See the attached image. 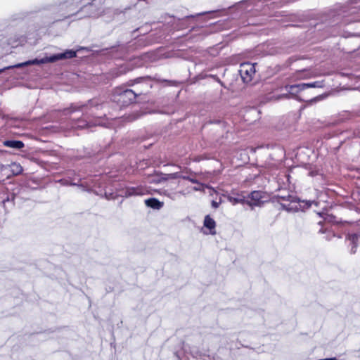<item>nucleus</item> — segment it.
Returning <instances> with one entry per match:
<instances>
[{
	"mask_svg": "<svg viewBox=\"0 0 360 360\" xmlns=\"http://www.w3.org/2000/svg\"><path fill=\"white\" fill-rule=\"evenodd\" d=\"M76 51L73 50H66L63 53L54 54L51 56H46L41 59L35 58L33 60H27L23 63H18L14 65L6 67L4 68L0 69V73L3 72L6 70H9L12 68H19L31 65H41L48 63H52L60 60L73 58L76 57Z\"/></svg>",
	"mask_w": 360,
	"mask_h": 360,
	"instance_id": "obj_1",
	"label": "nucleus"
},
{
	"mask_svg": "<svg viewBox=\"0 0 360 360\" xmlns=\"http://www.w3.org/2000/svg\"><path fill=\"white\" fill-rule=\"evenodd\" d=\"M239 73L243 81L245 83L250 82L255 73V68L253 64L245 63L240 65Z\"/></svg>",
	"mask_w": 360,
	"mask_h": 360,
	"instance_id": "obj_5",
	"label": "nucleus"
},
{
	"mask_svg": "<svg viewBox=\"0 0 360 360\" xmlns=\"http://www.w3.org/2000/svg\"><path fill=\"white\" fill-rule=\"evenodd\" d=\"M227 199L233 205H235L236 204H238V203L243 204L245 202V197L242 196V195H237L236 197H234V196H232V195H228L227 196Z\"/></svg>",
	"mask_w": 360,
	"mask_h": 360,
	"instance_id": "obj_12",
	"label": "nucleus"
},
{
	"mask_svg": "<svg viewBox=\"0 0 360 360\" xmlns=\"http://www.w3.org/2000/svg\"><path fill=\"white\" fill-rule=\"evenodd\" d=\"M205 13H200L196 14L195 15L186 16V18H194V17H195V16L202 15H204Z\"/></svg>",
	"mask_w": 360,
	"mask_h": 360,
	"instance_id": "obj_20",
	"label": "nucleus"
},
{
	"mask_svg": "<svg viewBox=\"0 0 360 360\" xmlns=\"http://www.w3.org/2000/svg\"><path fill=\"white\" fill-rule=\"evenodd\" d=\"M220 203H221V201H219V202H217V201H215V200H212V207H214V208H215V209H216V208H217V207L219 206V204H220Z\"/></svg>",
	"mask_w": 360,
	"mask_h": 360,
	"instance_id": "obj_18",
	"label": "nucleus"
},
{
	"mask_svg": "<svg viewBox=\"0 0 360 360\" xmlns=\"http://www.w3.org/2000/svg\"><path fill=\"white\" fill-rule=\"evenodd\" d=\"M318 99H319V98L316 97V98H314L311 99V101H317Z\"/></svg>",
	"mask_w": 360,
	"mask_h": 360,
	"instance_id": "obj_24",
	"label": "nucleus"
},
{
	"mask_svg": "<svg viewBox=\"0 0 360 360\" xmlns=\"http://www.w3.org/2000/svg\"><path fill=\"white\" fill-rule=\"evenodd\" d=\"M146 89H148L149 85L146 84Z\"/></svg>",
	"mask_w": 360,
	"mask_h": 360,
	"instance_id": "obj_27",
	"label": "nucleus"
},
{
	"mask_svg": "<svg viewBox=\"0 0 360 360\" xmlns=\"http://www.w3.org/2000/svg\"><path fill=\"white\" fill-rule=\"evenodd\" d=\"M94 125H102V126H105V124L102 123L101 121H100V119H97L94 121Z\"/></svg>",
	"mask_w": 360,
	"mask_h": 360,
	"instance_id": "obj_19",
	"label": "nucleus"
},
{
	"mask_svg": "<svg viewBox=\"0 0 360 360\" xmlns=\"http://www.w3.org/2000/svg\"><path fill=\"white\" fill-rule=\"evenodd\" d=\"M360 238V236L356 233L349 234L347 236V239L350 242L352 245L351 248V253L354 254L356 251V247L358 245V241Z\"/></svg>",
	"mask_w": 360,
	"mask_h": 360,
	"instance_id": "obj_7",
	"label": "nucleus"
},
{
	"mask_svg": "<svg viewBox=\"0 0 360 360\" xmlns=\"http://www.w3.org/2000/svg\"><path fill=\"white\" fill-rule=\"evenodd\" d=\"M193 189H194L195 191H200V188H198V187H194V188H193Z\"/></svg>",
	"mask_w": 360,
	"mask_h": 360,
	"instance_id": "obj_23",
	"label": "nucleus"
},
{
	"mask_svg": "<svg viewBox=\"0 0 360 360\" xmlns=\"http://www.w3.org/2000/svg\"><path fill=\"white\" fill-rule=\"evenodd\" d=\"M204 226L210 230V234L215 233V221L211 218L209 215L205 216L204 219Z\"/></svg>",
	"mask_w": 360,
	"mask_h": 360,
	"instance_id": "obj_9",
	"label": "nucleus"
},
{
	"mask_svg": "<svg viewBox=\"0 0 360 360\" xmlns=\"http://www.w3.org/2000/svg\"><path fill=\"white\" fill-rule=\"evenodd\" d=\"M278 198L285 201V202H281V205L282 207L288 212H296L304 211L311 205V202L308 201H300L295 196L291 195H278Z\"/></svg>",
	"mask_w": 360,
	"mask_h": 360,
	"instance_id": "obj_2",
	"label": "nucleus"
},
{
	"mask_svg": "<svg viewBox=\"0 0 360 360\" xmlns=\"http://www.w3.org/2000/svg\"><path fill=\"white\" fill-rule=\"evenodd\" d=\"M168 178H178V177H182L184 179L188 180L189 177L188 176H181L178 173H173L168 175Z\"/></svg>",
	"mask_w": 360,
	"mask_h": 360,
	"instance_id": "obj_16",
	"label": "nucleus"
},
{
	"mask_svg": "<svg viewBox=\"0 0 360 360\" xmlns=\"http://www.w3.org/2000/svg\"><path fill=\"white\" fill-rule=\"evenodd\" d=\"M105 196L108 199H111L112 198V194H110V195H108L107 193H105Z\"/></svg>",
	"mask_w": 360,
	"mask_h": 360,
	"instance_id": "obj_22",
	"label": "nucleus"
},
{
	"mask_svg": "<svg viewBox=\"0 0 360 360\" xmlns=\"http://www.w3.org/2000/svg\"><path fill=\"white\" fill-rule=\"evenodd\" d=\"M4 145L8 148H12L15 149H21L24 147V143L21 141L16 140H7L4 141Z\"/></svg>",
	"mask_w": 360,
	"mask_h": 360,
	"instance_id": "obj_10",
	"label": "nucleus"
},
{
	"mask_svg": "<svg viewBox=\"0 0 360 360\" xmlns=\"http://www.w3.org/2000/svg\"><path fill=\"white\" fill-rule=\"evenodd\" d=\"M142 79H140V78H138L136 80L137 81H139V80H141Z\"/></svg>",
	"mask_w": 360,
	"mask_h": 360,
	"instance_id": "obj_29",
	"label": "nucleus"
},
{
	"mask_svg": "<svg viewBox=\"0 0 360 360\" xmlns=\"http://www.w3.org/2000/svg\"><path fill=\"white\" fill-rule=\"evenodd\" d=\"M82 11H88L89 13L84 16L89 17H96L98 15L97 13L94 12V6L92 4H88L84 6V7L81 10Z\"/></svg>",
	"mask_w": 360,
	"mask_h": 360,
	"instance_id": "obj_11",
	"label": "nucleus"
},
{
	"mask_svg": "<svg viewBox=\"0 0 360 360\" xmlns=\"http://www.w3.org/2000/svg\"><path fill=\"white\" fill-rule=\"evenodd\" d=\"M190 353L195 359L202 358L203 356L202 354L195 347L190 349Z\"/></svg>",
	"mask_w": 360,
	"mask_h": 360,
	"instance_id": "obj_15",
	"label": "nucleus"
},
{
	"mask_svg": "<svg viewBox=\"0 0 360 360\" xmlns=\"http://www.w3.org/2000/svg\"><path fill=\"white\" fill-rule=\"evenodd\" d=\"M146 189L141 186L128 187L125 191V196L143 195L146 193Z\"/></svg>",
	"mask_w": 360,
	"mask_h": 360,
	"instance_id": "obj_6",
	"label": "nucleus"
},
{
	"mask_svg": "<svg viewBox=\"0 0 360 360\" xmlns=\"http://www.w3.org/2000/svg\"><path fill=\"white\" fill-rule=\"evenodd\" d=\"M11 172L13 175L20 174L22 172V167L19 163L13 162L10 165Z\"/></svg>",
	"mask_w": 360,
	"mask_h": 360,
	"instance_id": "obj_13",
	"label": "nucleus"
},
{
	"mask_svg": "<svg viewBox=\"0 0 360 360\" xmlns=\"http://www.w3.org/2000/svg\"><path fill=\"white\" fill-rule=\"evenodd\" d=\"M283 96L288 98V96L287 94L283 95Z\"/></svg>",
	"mask_w": 360,
	"mask_h": 360,
	"instance_id": "obj_28",
	"label": "nucleus"
},
{
	"mask_svg": "<svg viewBox=\"0 0 360 360\" xmlns=\"http://www.w3.org/2000/svg\"><path fill=\"white\" fill-rule=\"evenodd\" d=\"M89 105L91 108L98 107L99 106L96 101H89V103L88 104L87 106H89Z\"/></svg>",
	"mask_w": 360,
	"mask_h": 360,
	"instance_id": "obj_17",
	"label": "nucleus"
},
{
	"mask_svg": "<svg viewBox=\"0 0 360 360\" xmlns=\"http://www.w3.org/2000/svg\"><path fill=\"white\" fill-rule=\"evenodd\" d=\"M143 94L142 91L135 92L131 89H126L122 91H117L115 96L114 100L121 105H127L132 103L138 94Z\"/></svg>",
	"mask_w": 360,
	"mask_h": 360,
	"instance_id": "obj_3",
	"label": "nucleus"
},
{
	"mask_svg": "<svg viewBox=\"0 0 360 360\" xmlns=\"http://www.w3.org/2000/svg\"><path fill=\"white\" fill-rule=\"evenodd\" d=\"M84 124H78V125H77V127H84Z\"/></svg>",
	"mask_w": 360,
	"mask_h": 360,
	"instance_id": "obj_25",
	"label": "nucleus"
},
{
	"mask_svg": "<svg viewBox=\"0 0 360 360\" xmlns=\"http://www.w3.org/2000/svg\"><path fill=\"white\" fill-rule=\"evenodd\" d=\"M188 181H190L191 182L193 183V184H197L198 183V181L195 179H192V178H190L188 179Z\"/></svg>",
	"mask_w": 360,
	"mask_h": 360,
	"instance_id": "obj_21",
	"label": "nucleus"
},
{
	"mask_svg": "<svg viewBox=\"0 0 360 360\" xmlns=\"http://www.w3.org/2000/svg\"><path fill=\"white\" fill-rule=\"evenodd\" d=\"M8 201V198L6 199V200H3V202L5 203L6 202Z\"/></svg>",
	"mask_w": 360,
	"mask_h": 360,
	"instance_id": "obj_26",
	"label": "nucleus"
},
{
	"mask_svg": "<svg viewBox=\"0 0 360 360\" xmlns=\"http://www.w3.org/2000/svg\"><path fill=\"white\" fill-rule=\"evenodd\" d=\"M322 86V82H314L311 83H301L298 84L288 85L285 86V89L291 94H295L301 91H304L307 88H320Z\"/></svg>",
	"mask_w": 360,
	"mask_h": 360,
	"instance_id": "obj_4",
	"label": "nucleus"
},
{
	"mask_svg": "<svg viewBox=\"0 0 360 360\" xmlns=\"http://www.w3.org/2000/svg\"><path fill=\"white\" fill-rule=\"evenodd\" d=\"M250 197L254 201L253 205H257L262 198V193L261 191H253L250 193Z\"/></svg>",
	"mask_w": 360,
	"mask_h": 360,
	"instance_id": "obj_14",
	"label": "nucleus"
},
{
	"mask_svg": "<svg viewBox=\"0 0 360 360\" xmlns=\"http://www.w3.org/2000/svg\"><path fill=\"white\" fill-rule=\"evenodd\" d=\"M146 206L155 210H160L163 207V202L155 198H150L145 200Z\"/></svg>",
	"mask_w": 360,
	"mask_h": 360,
	"instance_id": "obj_8",
	"label": "nucleus"
}]
</instances>
